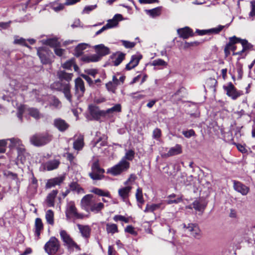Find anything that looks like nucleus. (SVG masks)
<instances>
[{"instance_id":"obj_1","label":"nucleus","mask_w":255,"mask_h":255,"mask_svg":"<svg viewBox=\"0 0 255 255\" xmlns=\"http://www.w3.org/2000/svg\"><path fill=\"white\" fill-rule=\"evenodd\" d=\"M81 205L86 211L95 213L100 212L104 208V204L99 202L92 194H87L84 196L81 199Z\"/></svg>"},{"instance_id":"obj_2","label":"nucleus","mask_w":255,"mask_h":255,"mask_svg":"<svg viewBox=\"0 0 255 255\" xmlns=\"http://www.w3.org/2000/svg\"><path fill=\"white\" fill-rule=\"evenodd\" d=\"M238 43L241 44L243 49L241 52H237L235 54H241L244 50L249 48L250 44L246 40L241 39L236 36H233L230 38L229 42L227 44L224 49L227 56L230 54V51L234 52L236 50V46L234 44Z\"/></svg>"},{"instance_id":"obj_3","label":"nucleus","mask_w":255,"mask_h":255,"mask_svg":"<svg viewBox=\"0 0 255 255\" xmlns=\"http://www.w3.org/2000/svg\"><path fill=\"white\" fill-rule=\"evenodd\" d=\"M50 87L52 89L62 92L67 100L71 102V86L69 83H62L61 81H57L53 83L51 85Z\"/></svg>"},{"instance_id":"obj_4","label":"nucleus","mask_w":255,"mask_h":255,"mask_svg":"<svg viewBox=\"0 0 255 255\" xmlns=\"http://www.w3.org/2000/svg\"><path fill=\"white\" fill-rule=\"evenodd\" d=\"M18 112L17 116L19 120L21 122L22 119V115L23 113H26L29 115L30 116L35 119H39L41 117L39 111L34 108H28L25 105H20L17 108Z\"/></svg>"},{"instance_id":"obj_5","label":"nucleus","mask_w":255,"mask_h":255,"mask_svg":"<svg viewBox=\"0 0 255 255\" xmlns=\"http://www.w3.org/2000/svg\"><path fill=\"white\" fill-rule=\"evenodd\" d=\"M60 244L58 240L52 237L44 245V250L48 255H57L60 250Z\"/></svg>"},{"instance_id":"obj_6","label":"nucleus","mask_w":255,"mask_h":255,"mask_svg":"<svg viewBox=\"0 0 255 255\" xmlns=\"http://www.w3.org/2000/svg\"><path fill=\"white\" fill-rule=\"evenodd\" d=\"M95 49L97 54L89 56L88 58V62H97L100 60L102 56L108 54L110 53L109 48L103 44H100L95 46Z\"/></svg>"},{"instance_id":"obj_7","label":"nucleus","mask_w":255,"mask_h":255,"mask_svg":"<svg viewBox=\"0 0 255 255\" xmlns=\"http://www.w3.org/2000/svg\"><path fill=\"white\" fill-rule=\"evenodd\" d=\"M129 167V163L124 160L122 159L118 164L109 168L107 172L113 175H118L123 172L126 171Z\"/></svg>"},{"instance_id":"obj_8","label":"nucleus","mask_w":255,"mask_h":255,"mask_svg":"<svg viewBox=\"0 0 255 255\" xmlns=\"http://www.w3.org/2000/svg\"><path fill=\"white\" fill-rule=\"evenodd\" d=\"M8 140L10 141V144L8 147L10 149L15 148L17 150L18 157H19L21 155H23L25 152V148L24 145L22 144L21 141L17 138H9Z\"/></svg>"},{"instance_id":"obj_9","label":"nucleus","mask_w":255,"mask_h":255,"mask_svg":"<svg viewBox=\"0 0 255 255\" xmlns=\"http://www.w3.org/2000/svg\"><path fill=\"white\" fill-rule=\"evenodd\" d=\"M122 16L121 14H116L112 19L108 20V23L105 25L96 32V35H99L105 30L117 26L119 21L122 20Z\"/></svg>"},{"instance_id":"obj_10","label":"nucleus","mask_w":255,"mask_h":255,"mask_svg":"<svg viewBox=\"0 0 255 255\" xmlns=\"http://www.w3.org/2000/svg\"><path fill=\"white\" fill-rule=\"evenodd\" d=\"M66 215L67 218L83 219L84 218L83 215L79 214L77 212L75 204L72 202H70L68 204Z\"/></svg>"},{"instance_id":"obj_11","label":"nucleus","mask_w":255,"mask_h":255,"mask_svg":"<svg viewBox=\"0 0 255 255\" xmlns=\"http://www.w3.org/2000/svg\"><path fill=\"white\" fill-rule=\"evenodd\" d=\"M104 172V169L101 168L98 162L96 161L92 166V172L89 173V176L93 180H100L102 178Z\"/></svg>"},{"instance_id":"obj_12","label":"nucleus","mask_w":255,"mask_h":255,"mask_svg":"<svg viewBox=\"0 0 255 255\" xmlns=\"http://www.w3.org/2000/svg\"><path fill=\"white\" fill-rule=\"evenodd\" d=\"M184 228L190 235L196 239H199L201 236V231L198 226L195 224L189 223L187 225L184 224Z\"/></svg>"},{"instance_id":"obj_13","label":"nucleus","mask_w":255,"mask_h":255,"mask_svg":"<svg viewBox=\"0 0 255 255\" xmlns=\"http://www.w3.org/2000/svg\"><path fill=\"white\" fill-rule=\"evenodd\" d=\"M224 89L227 92V95L233 100H236L243 94L242 91L237 90L232 83H229L227 86L224 87Z\"/></svg>"},{"instance_id":"obj_14","label":"nucleus","mask_w":255,"mask_h":255,"mask_svg":"<svg viewBox=\"0 0 255 255\" xmlns=\"http://www.w3.org/2000/svg\"><path fill=\"white\" fill-rule=\"evenodd\" d=\"M37 54L43 64H46L50 62L49 59L50 53L47 48L45 47L38 48Z\"/></svg>"},{"instance_id":"obj_15","label":"nucleus","mask_w":255,"mask_h":255,"mask_svg":"<svg viewBox=\"0 0 255 255\" xmlns=\"http://www.w3.org/2000/svg\"><path fill=\"white\" fill-rule=\"evenodd\" d=\"M60 237L64 243L68 247L73 248L77 247L76 244L73 241L70 235L65 230H61L60 231Z\"/></svg>"},{"instance_id":"obj_16","label":"nucleus","mask_w":255,"mask_h":255,"mask_svg":"<svg viewBox=\"0 0 255 255\" xmlns=\"http://www.w3.org/2000/svg\"><path fill=\"white\" fill-rule=\"evenodd\" d=\"M233 188L235 191L243 196L247 195L250 191V188L249 187L236 180L233 181Z\"/></svg>"},{"instance_id":"obj_17","label":"nucleus","mask_w":255,"mask_h":255,"mask_svg":"<svg viewBox=\"0 0 255 255\" xmlns=\"http://www.w3.org/2000/svg\"><path fill=\"white\" fill-rule=\"evenodd\" d=\"M30 141L34 145L41 146L48 142L49 139L46 136L36 134L31 137Z\"/></svg>"},{"instance_id":"obj_18","label":"nucleus","mask_w":255,"mask_h":255,"mask_svg":"<svg viewBox=\"0 0 255 255\" xmlns=\"http://www.w3.org/2000/svg\"><path fill=\"white\" fill-rule=\"evenodd\" d=\"M89 108L91 115L95 120H98L101 117L106 116L105 111L100 110L98 107L91 105Z\"/></svg>"},{"instance_id":"obj_19","label":"nucleus","mask_w":255,"mask_h":255,"mask_svg":"<svg viewBox=\"0 0 255 255\" xmlns=\"http://www.w3.org/2000/svg\"><path fill=\"white\" fill-rule=\"evenodd\" d=\"M75 89L76 93L79 96H82L85 91L84 81L80 78H77L75 80Z\"/></svg>"},{"instance_id":"obj_20","label":"nucleus","mask_w":255,"mask_h":255,"mask_svg":"<svg viewBox=\"0 0 255 255\" xmlns=\"http://www.w3.org/2000/svg\"><path fill=\"white\" fill-rule=\"evenodd\" d=\"M53 124L54 127L61 132L65 131L69 127V125L64 120L60 118L55 119Z\"/></svg>"},{"instance_id":"obj_21","label":"nucleus","mask_w":255,"mask_h":255,"mask_svg":"<svg viewBox=\"0 0 255 255\" xmlns=\"http://www.w3.org/2000/svg\"><path fill=\"white\" fill-rule=\"evenodd\" d=\"M182 152V146L180 144H176L175 146L170 148L167 153L163 154L164 157H168L179 154Z\"/></svg>"},{"instance_id":"obj_22","label":"nucleus","mask_w":255,"mask_h":255,"mask_svg":"<svg viewBox=\"0 0 255 255\" xmlns=\"http://www.w3.org/2000/svg\"><path fill=\"white\" fill-rule=\"evenodd\" d=\"M141 58L142 56L141 55H134L132 56L130 61L126 65V69L128 70H130L136 67Z\"/></svg>"},{"instance_id":"obj_23","label":"nucleus","mask_w":255,"mask_h":255,"mask_svg":"<svg viewBox=\"0 0 255 255\" xmlns=\"http://www.w3.org/2000/svg\"><path fill=\"white\" fill-rule=\"evenodd\" d=\"M177 32L179 36L184 39H187L193 35L192 30L188 27L179 28L177 30Z\"/></svg>"},{"instance_id":"obj_24","label":"nucleus","mask_w":255,"mask_h":255,"mask_svg":"<svg viewBox=\"0 0 255 255\" xmlns=\"http://www.w3.org/2000/svg\"><path fill=\"white\" fill-rule=\"evenodd\" d=\"M77 226L82 236L85 239L89 238L91 230L90 227L88 225H82L80 224H78Z\"/></svg>"},{"instance_id":"obj_25","label":"nucleus","mask_w":255,"mask_h":255,"mask_svg":"<svg viewBox=\"0 0 255 255\" xmlns=\"http://www.w3.org/2000/svg\"><path fill=\"white\" fill-rule=\"evenodd\" d=\"M131 190V187L129 186L124 187L119 189V195L124 201H126L128 199Z\"/></svg>"},{"instance_id":"obj_26","label":"nucleus","mask_w":255,"mask_h":255,"mask_svg":"<svg viewBox=\"0 0 255 255\" xmlns=\"http://www.w3.org/2000/svg\"><path fill=\"white\" fill-rule=\"evenodd\" d=\"M58 191L52 190L47 196L46 203L48 207H54L55 204V199L57 195Z\"/></svg>"},{"instance_id":"obj_27","label":"nucleus","mask_w":255,"mask_h":255,"mask_svg":"<svg viewBox=\"0 0 255 255\" xmlns=\"http://www.w3.org/2000/svg\"><path fill=\"white\" fill-rule=\"evenodd\" d=\"M43 229V225L42 220L40 218H36L35 221V235L36 237V240L39 238L40 232Z\"/></svg>"},{"instance_id":"obj_28","label":"nucleus","mask_w":255,"mask_h":255,"mask_svg":"<svg viewBox=\"0 0 255 255\" xmlns=\"http://www.w3.org/2000/svg\"><path fill=\"white\" fill-rule=\"evenodd\" d=\"M59 163L60 162L58 160L54 159L50 160L44 164V169H46L47 170H52L56 169L58 167Z\"/></svg>"},{"instance_id":"obj_29","label":"nucleus","mask_w":255,"mask_h":255,"mask_svg":"<svg viewBox=\"0 0 255 255\" xmlns=\"http://www.w3.org/2000/svg\"><path fill=\"white\" fill-rule=\"evenodd\" d=\"M57 75L61 82L63 80H65L66 81L69 82L71 80L73 77V74L68 73L64 71H58L57 72Z\"/></svg>"},{"instance_id":"obj_30","label":"nucleus","mask_w":255,"mask_h":255,"mask_svg":"<svg viewBox=\"0 0 255 255\" xmlns=\"http://www.w3.org/2000/svg\"><path fill=\"white\" fill-rule=\"evenodd\" d=\"M63 180L64 178L63 177H59L49 180L46 184V187L50 188L56 185H59L63 182Z\"/></svg>"},{"instance_id":"obj_31","label":"nucleus","mask_w":255,"mask_h":255,"mask_svg":"<svg viewBox=\"0 0 255 255\" xmlns=\"http://www.w3.org/2000/svg\"><path fill=\"white\" fill-rule=\"evenodd\" d=\"M84 138L82 136H79L73 143V147L75 150H80L84 146Z\"/></svg>"},{"instance_id":"obj_32","label":"nucleus","mask_w":255,"mask_h":255,"mask_svg":"<svg viewBox=\"0 0 255 255\" xmlns=\"http://www.w3.org/2000/svg\"><path fill=\"white\" fill-rule=\"evenodd\" d=\"M54 214L51 210H48L45 213V219L47 224L53 226L54 224Z\"/></svg>"},{"instance_id":"obj_33","label":"nucleus","mask_w":255,"mask_h":255,"mask_svg":"<svg viewBox=\"0 0 255 255\" xmlns=\"http://www.w3.org/2000/svg\"><path fill=\"white\" fill-rule=\"evenodd\" d=\"M42 42L44 44L49 45L50 46L53 47L54 48L57 47H59L60 45V43L58 41L57 39L55 38L42 40Z\"/></svg>"},{"instance_id":"obj_34","label":"nucleus","mask_w":255,"mask_h":255,"mask_svg":"<svg viewBox=\"0 0 255 255\" xmlns=\"http://www.w3.org/2000/svg\"><path fill=\"white\" fill-rule=\"evenodd\" d=\"M107 136L106 135H102L95 142L94 147H99L100 146H105L107 144Z\"/></svg>"},{"instance_id":"obj_35","label":"nucleus","mask_w":255,"mask_h":255,"mask_svg":"<svg viewBox=\"0 0 255 255\" xmlns=\"http://www.w3.org/2000/svg\"><path fill=\"white\" fill-rule=\"evenodd\" d=\"M146 13L152 17H155L160 15L161 11V7H157L153 9L145 10Z\"/></svg>"},{"instance_id":"obj_36","label":"nucleus","mask_w":255,"mask_h":255,"mask_svg":"<svg viewBox=\"0 0 255 255\" xmlns=\"http://www.w3.org/2000/svg\"><path fill=\"white\" fill-rule=\"evenodd\" d=\"M88 45L86 43L79 44L75 49V55L77 57H79L83 53V51L86 49Z\"/></svg>"},{"instance_id":"obj_37","label":"nucleus","mask_w":255,"mask_h":255,"mask_svg":"<svg viewBox=\"0 0 255 255\" xmlns=\"http://www.w3.org/2000/svg\"><path fill=\"white\" fill-rule=\"evenodd\" d=\"M161 205V203L147 204L144 212L145 213L153 212L154 211L159 209Z\"/></svg>"},{"instance_id":"obj_38","label":"nucleus","mask_w":255,"mask_h":255,"mask_svg":"<svg viewBox=\"0 0 255 255\" xmlns=\"http://www.w3.org/2000/svg\"><path fill=\"white\" fill-rule=\"evenodd\" d=\"M91 192L97 194L99 196H105V197H110V193L108 191H104L101 189L98 188H94L91 190Z\"/></svg>"},{"instance_id":"obj_39","label":"nucleus","mask_w":255,"mask_h":255,"mask_svg":"<svg viewBox=\"0 0 255 255\" xmlns=\"http://www.w3.org/2000/svg\"><path fill=\"white\" fill-rule=\"evenodd\" d=\"M106 231L109 234H114L118 232V227L115 224L108 223L106 224Z\"/></svg>"},{"instance_id":"obj_40","label":"nucleus","mask_w":255,"mask_h":255,"mask_svg":"<svg viewBox=\"0 0 255 255\" xmlns=\"http://www.w3.org/2000/svg\"><path fill=\"white\" fill-rule=\"evenodd\" d=\"M70 189L72 190L75 191L77 194H83L85 193V191L83 188L81 187L79 185L75 182H73L70 185Z\"/></svg>"},{"instance_id":"obj_41","label":"nucleus","mask_w":255,"mask_h":255,"mask_svg":"<svg viewBox=\"0 0 255 255\" xmlns=\"http://www.w3.org/2000/svg\"><path fill=\"white\" fill-rule=\"evenodd\" d=\"M121 111V105L119 104L115 105L114 107L108 109L106 111V115L107 114H113L114 113L120 112Z\"/></svg>"},{"instance_id":"obj_42","label":"nucleus","mask_w":255,"mask_h":255,"mask_svg":"<svg viewBox=\"0 0 255 255\" xmlns=\"http://www.w3.org/2000/svg\"><path fill=\"white\" fill-rule=\"evenodd\" d=\"M135 152L132 149H130L126 152L125 156L122 158L125 160H132L134 157Z\"/></svg>"},{"instance_id":"obj_43","label":"nucleus","mask_w":255,"mask_h":255,"mask_svg":"<svg viewBox=\"0 0 255 255\" xmlns=\"http://www.w3.org/2000/svg\"><path fill=\"white\" fill-rule=\"evenodd\" d=\"M13 43L15 44L23 45L28 48H30V47L25 42V39L23 38H19L18 36H14Z\"/></svg>"},{"instance_id":"obj_44","label":"nucleus","mask_w":255,"mask_h":255,"mask_svg":"<svg viewBox=\"0 0 255 255\" xmlns=\"http://www.w3.org/2000/svg\"><path fill=\"white\" fill-rule=\"evenodd\" d=\"M151 64L154 66L166 67L167 65V62L161 59H157L153 60Z\"/></svg>"},{"instance_id":"obj_45","label":"nucleus","mask_w":255,"mask_h":255,"mask_svg":"<svg viewBox=\"0 0 255 255\" xmlns=\"http://www.w3.org/2000/svg\"><path fill=\"white\" fill-rule=\"evenodd\" d=\"M136 199L139 203L143 204L144 203V200L142 196V192L141 189L138 188L136 190L135 194Z\"/></svg>"},{"instance_id":"obj_46","label":"nucleus","mask_w":255,"mask_h":255,"mask_svg":"<svg viewBox=\"0 0 255 255\" xmlns=\"http://www.w3.org/2000/svg\"><path fill=\"white\" fill-rule=\"evenodd\" d=\"M64 7V5L63 4L58 2H54L51 5L52 8L56 12L62 10Z\"/></svg>"},{"instance_id":"obj_47","label":"nucleus","mask_w":255,"mask_h":255,"mask_svg":"<svg viewBox=\"0 0 255 255\" xmlns=\"http://www.w3.org/2000/svg\"><path fill=\"white\" fill-rule=\"evenodd\" d=\"M125 58V54L123 53H120L118 55L115 60L114 61V64L115 66L119 65L124 60Z\"/></svg>"},{"instance_id":"obj_48","label":"nucleus","mask_w":255,"mask_h":255,"mask_svg":"<svg viewBox=\"0 0 255 255\" xmlns=\"http://www.w3.org/2000/svg\"><path fill=\"white\" fill-rule=\"evenodd\" d=\"M114 85L112 81H110L106 84V87L109 91L115 93L117 89V86Z\"/></svg>"},{"instance_id":"obj_49","label":"nucleus","mask_w":255,"mask_h":255,"mask_svg":"<svg viewBox=\"0 0 255 255\" xmlns=\"http://www.w3.org/2000/svg\"><path fill=\"white\" fill-rule=\"evenodd\" d=\"M182 200L181 197H178L175 199H172V198H167L166 200V202L168 204H177L180 202H181Z\"/></svg>"},{"instance_id":"obj_50","label":"nucleus","mask_w":255,"mask_h":255,"mask_svg":"<svg viewBox=\"0 0 255 255\" xmlns=\"http://www.w3.org/2000/svg\"><path fill=\"white\" fill-rule=\"evenodd\" d=\"M50 105L54 106L55 108H59L61 106V102L57 98L53 97L50 102Z\"/></svg>"},{"instance_id":"obj_51","label":"nucleus","mask_w":255,"mask_h":255,"mask_svg":"<svg viewBox=\"0 0 255 255\" xmlns=\"http://www.w3.org/2000/svg\"><path fill=\"white\" fill-rule=\"evenodd\" d=\"M74 61L73 59L66 61L62 65V67L64 69H70L74 65Z\"/></svg>"},{"instance_id":"obj_52","label":"nucleus","mask_w":255,"mask_h":255,"mask_svg":"<svg viewBox=\"0 0 255 255\" xmlns=\"http://www.w3.org/2000/svg\"><path fill=\"white\" fill-rule=\"evenodd\" d=\"M224 26L222 25H219L217 27L213 28L210 29H208L209 30V33H212L214 34H217L219 33L223 28Z\"/></svg>"},{"instance_id":"obj_53","label":"nucleus","mask_w":255,"mask_h":255,"mask_svg":"<svg viewBox=\"0 0 255 255\" xmlns=\"http://www.w3.org/2000/svg\"><path fill=\"white\" fill-rule=\"evenodd\" d=\"M122 42L123 43V45L125 47L128 48H132L135 45V43H134V42H130V41H126V40H122Z\"/></svg>"},{"instance_id":"obj_54","label":"nucleus","mask_w":255,"mask_h":255,"mask_svg":"<svg viewBox=\"0 0 255 255\" xmlns=\"http://www.w3.org/2000/svg\"><path fill=\"white\" fill-rule=\"evenodd\" d=\"M16 90L17 91V93L24 91L27 90V86L25 85H22L21 84L18 83L15 87Z\"/></svg>"},{"instance_id":"obj_55","label":"nucleus","mask_w":255,"mask_h":255,"mask_svg":"<svg viewBox=\"0 0 255 255\" xmlns=\"http://www.w3.org/2000/svg\"><path fill=\"white\" fill-rule=\"evenodd\" d=\"M125 231L133 235H136L137 234L136 232L131 226H127L125 229Z\"/></svg>"},{"instance_id":"obj_56","label":"nucleus","mask_w":255,"mask_h":255,"mask_svg":"<svg viewBox=\"0 0 255 255\" xmlns=\"http://www.w3.org/2000/svg\"><path fill=\"white\" fill-rule=\"evenodd\" d=\"M85 72L94 77H95L96 75L97 74L98 71L96 69H88L85 70Z\"/></svg>"},{"instance_id":"obj_57","label":"nucleus","mask_w":255,"mask_h":255,"mask_svg":"<svg viewBox=\"0 0 255 255\" xmlns=\"http://www.w3.org/2000/svg\"><path fill=\"white\" fill-rule=\"evenodd\" d=\"M81 76L88 82L90 86L92 87L93 86L94 81L88 75L81 74Z\"/></svg>"},{"instance_id":"obj_58","label":"nucleus","mask_w":255,"mask_h":255,"mask_svg":"<svg viewBox=\"0 0 255 255\" xmlns=\"http://www.w3.org/2000/svg\"><path fill=\"white\" fill-rule=\"evenodd\" d=\"M114 220L115 221L117 222L118 221H124L126 223L128 222V220L126 219L124 216L122 215H116L114 216Z\"/></svg>"},{"instance_id":"obj_59","label":"nucleus","mask_w":255,"mask_h":255,"mask_svg":"<svg viewBox=\"0 0 255 255\" xmlns=\"http://www.w3.org/2000/svg\"><path fill=\"white\" fill-rule=\"evenodd\" d=\"M182 133L186 137L189 138L194 135L195 132L193 130L190 129L187 131H183Z\"/></svg>"},{"instance_id":"obj_60","label":"nucleus","mask_w":255,"mask_h":255,"mask_svg":"<svg viewBox=\"0 0 255 255\" xmlns=\"http://www.w3.org/2000/svg\"><path fill=\"white\" fill-rule=\"evenodd\" d=\"M97 7L96 5H89L85 7L83 10V13H89L90 11L93 10Z\"/></svg>"},{"instance_id":"obj_61","label":"nucleus","mask_w":255,"mask_h":255,"mask_svg":"<svg viewBox=\"0 0 255 255\" xmlns=\"http://www.w3.org/2000/svg\"><path fill=\"white\" fill-rule=\"evenodd\" d=\"M251 11L250 13L251 16L255 15V1L253 0L251 1Z\"/></svg>"},{"instance_id":"obj_62","label":"nucleus","mask_w":255,"mask_h":255,"mask_svg":"<svg viewBox=\"0 0 255 255\" xmlns=\"http://www.w3.org/2000/svg\"><path fill=\"white\" fill-rule=\"evenodd\" d=\"M55 53L59 56H61L64 54L65 50L63 49L59 48V47H57L54 48Z\"/></svg>"},{"instance_id":"obj_63","label":"nucleus","mask_w":255,"mask_h":255,"mask_svg":"<svg viewBox=\"0 0 255 255\" xmlns=\"http://www.w3.org/2000/svg\"><path fill=\"white\" fill-rule=\"evenodd\" d=\"M193 208L197 211H201L202 210L201 205L198 201H195L193 203Z\"/></svg>"},{"instance_id":"obj_64","label":"nucleus","mask_w":255,"mask_h":255,"mask_svg":"<svg viewBox=\"0 0 255 255\" xmlns=\"http://www.w3.org/2000/svg\"><path fill=\"white\" fill-rule=\"evenodd\" d=\"M161 135V130L159 128H155L153 131V136L155 138H159Z\"/></svg>"}]
</instances>
